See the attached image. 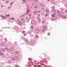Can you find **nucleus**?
Returning <instances> with one entry per match:
<instances>
[{
  "instance_id": "f257e3e1",
  "label": "nucleus",
  "mask_w": 67,
  "mask_h": 67,
  "mask_svg": "<svg viewBox=\"0 0 67 67\" xmlns=\"http://www.w3.org/2000/svg\"><path fill=\"white\" fill-rule=\"evenodd\" d=\"M58 14L59 16H62V15H63V13L62 12H60V11H59L58 12Z\"/></svg>"
},
{
  "instance_id": "f03ea898",
  "label": "nucleus",
  "mask_w": 67,
  "mask_h": 67,
  "mask_svg": "<svg viewBox=\"0 0 67 67\" xmlns=\"http://www.w3.org/2000/svg\"><path fill=\"white\" fill-rule=\"evenodd\" d=\"M55 19H56V17L55 16H54L51 19V20L53 21H54V20H55Z\"/></svg>"
},
{
  "instance_id": "7ed1b4c3",
  "label": "nucleus",
  "mask_w": 67,
  "mask_h": 67,
  "mask_svg": "<svg viewBox=\"0 0 67 67\" xmlns=\"http://www.w3.org/2000/svg\"><path fill=\"white\" fill-rule=\"evenodd\" d=\"M46 13H48V9L47 8H46Z\"/></svg>"
},
{
  "instance_id": "20e7f679",
  "label": "nucleus",
  "mask_w": 67,
  "mask_h": 67,
  "mask_svg": "<svg viewBox=\"0 0 67 67\" xmlns=\"http://www.w3.org/2000/svg\"><path fill=\"white\" fill-rule=\"evenodd\" d=\"M15 59H16V61H17V62H18V61L19 60V59L18 58H17L16 57H15Z\"/></svg>"
},
{
  "instance_id": "39448f33",
  "label": "nucleus",
  "mask_w": 67,
  "mask_h": 67,
  "mask_svg": "<svg viewBox=\"0 0 67 67\" xmlns=\"http://www.w3.org/2000/svg\"><path fill=\"white\" fill-rule=\"evenodd\" d=\"M32 24H33L35 23V21L34 20H32L31 22Z\"/></svg>"
},
{
  "instance_id": "423d86ee",
  "label": "nucleus",
  "mask_w": 67,
  "mask_h": 67,
  "mask_svg": "<svg viewBox=\"0 0 67 67\" xmlns=\"http://www.w3.org/2000/svg\"><path fill=\"white\" fill-rule=\"evenodd\" d=\"M42 23L43 24H44L45 23V20H43L42 21Z\"/></svg>"
},
{
  "instance_id": "0eeeda50",
  "label": "nucleus",
  "mask_w": 67,
  "mask_h": 67,
  "mask_svg": "<svg viewBox=\"0 0 67 67\" xmlns=\"http://www.w3.org/2000/svg\"><path fill=\"white\" fill-rule=\"evenodd\" d=\"M1 56H4V53H3L1 54Z\"/></svg>"
},
{
  "instance_id": "6e6552de",
  "label": "nucleus",
  "mask_w": 67,
  "mask_h": 67,
  "mask_svg": "<svg viewBox=\"0 0 67 67\" xmlns=\"http://www.w3.org/2000/svg\"><path fill=\"white\" fill-rule=\"evenodd\" d=\"M4 45V44L3 43H1L0 44V46H3Z\"/></svg>"
},
{
  "instance_id": "1a4fd4ad",
  "label": "nucleus",
  "mask_w": 67,
  "mask_h": 67,
  "mask_svg": "<svg viewBox=\"0 0 67 67\" xmlns=\"http://www.w3.org/2000/svg\"><path fill=\"white\" fill-rule=\"evenodd\" d=\"M66 18V16H63V19H65V18Z\"/></svg>"
},
{
  "instance_id": "9d476101",
  "label": "nucleus",
  "mask_w": 67,
  "mask_h": 67,
  "mask_svg": "<svg viewBox=\"0 0 67 67\" xmlns=\"http://www.w3.org/2000/svg\"><path fill=\"white\" fill-rule=\"evenodd\" d=\"M43 29H46V26L45 25L43 26Z\"/></svg>"
},
{
  "instance_id": "9b49d317",
  "label": "nucleus",
  "mask_w": 67,
  "mask_h": 67,
  "mask_svg": "<svg viewBox=\"0 0 67 67\" xmlns=\"http://www.w3.org/2000/svg\"><path fill=\"white\" fill-rule=\"evenodd\" d=\"M36 33H38L39 32V30H36Z\"/></svg>"
},
{
  "instance_id": "f8f14e48",
  "label": "nucleus",
  "mask_w": 67,
  "mask_h": 67,
  "mask_svg": "<svg viewBox=\"0 0 67 67\" xmlns=\"http://www.w3.org/2000/svg\"><path fill=\"white\" fill-rule=\"evenodd\" d=\"M44 10H45V9H44V8H42L41 9V11L42 12H43V11H44Z\"/></svg>"
},
{
  "instance_id": "ddd939ff",
  "label": "nucleus",
  "mask_w": 67,
  "mask_h": 67,
  "mask_svg": "<svg viewBox=\"0 0 67 67\" xmlns=\"http://www.w3.org/2000/svg\"><path fill=\"white\" fill-rule=\"evenodd\" d=\"M46 30V29H43L42 30V31L43 32H44V31H45Z\"/></svg>"
},
{
  "instance_id": "4468645a",
  "label": "nucleus",
  "mask_w": 67,
  "mask_h": 67,
  "mask_svg": "<svg viewBox=\"0 0 67 67\" xmlns=\"http://www.w3.org/2000/svg\"><path fill=\"white\" fill-rule=\"evenodd\" d=\"M26 43H27V44H29V41H28V40H26Z\"/></svg>"
},
{
  "instance_id": "2eb2a0df",
  "label": "nucleus",
  "mask_w": 67,
  "mask_h": 67,
  "mask_svg": "<svg viewBox=\"0 0 67 67\" xmlns=\"http://www.w3.org/2000/svg\"><path fill=\"white\" fill-rule=\"evenodd\" d=\"M15 67H19V65H15Z\"/></svg>"
},
{
  "instance_id": "dca6fc26",
  "label": "nucleus",
  "mask_w": 67,
  "mask_h": 67,
  "mask_svg": "<svg viewBox=\"0 0 67 67\" xmlns=\"http://www.w3.org/2000/svg\"><path fill=\"white\" fill-rule=\"evenodd\" d=\"M25 14H25V13L24 14V15H21V16H20L19 17V18H21V17H22V16H24V15H25Z\"/></svg>"
},
{
  "instance_id": "f3484780",
  "label": "nucleus",
  "mask_w": 67,
  "mask_h": 67,
  "mask_svg": "<svg viewBox=\"0 0 67 67\" xmlns=\"http://www.w3.org/2000/svg\"><path fill=\"white\" fill-rule=\"evenodd\" d=\"M31 29H33V26H31L30 27Z\"/></svg>"
},
{
  "instance_id": "a211bd4d",
  "label": "nucleus",
  "mask_w": 67,
  "mask_h": 67,
  "mask_svg": "<svg viewBox=\"0 0 67 67\" xmlns=\"http://www.w3.org/2000/svg\"><path fill=\"white\" fill-rule=\"evenodd\" d=\"M29 10H28L27 11V13L26 14H27V13H29Z\"/></svg>"
},
{
  "instance_id": "6ab92c4d",
  "label": "nucleus",
  "mask_w": 67,
  "mask_h": 67,
  "mask_svg": "<svg viewBox=\"0 0 67 67\" xmlns=\"http://www.w3.org/2000/svg\"><path fill=\"white\" fill-rule=\"evenodd\" d=\"M49 14H45V16H47Z\"/></svg>"
},
{
  "instance_id": "aec40b11",
  "label": "nucleus",
  "mask_w": 67,
  "mask_h": 67,
  "mask_svg": "<svg viewBox=\"0 0 67 67\" xmlns=\"http://www.w3.org/2000/svg\"><path fill=\"white\" fill-rule=\"evenodd\" d=\"M52 9H55V7L54 6H53L52 7Z\"/></svg>"
},
{
  "instance_id": "412c9836",
  "label": "nucleus",
  "mask_w": 67,
  "mask_h": 67,
  "mask_svg": "<svg viewBox=\"0 0 67 67\" xmlns=\"http://www.w3.org/2000/svg\"><path fill=\"white\" fill-rule=\"evenodd\" d=\"M16 54H19V52L18 51H17L16 52Z\"/></svg>"
},
{
  "instance_id": "4be33fe9",
  "label": "nucleus",
  "mask_w": 67,
  "mask_h": 67,
  "mask_svg": "<svg viewBox=\"0 0 67 67\" xmlns=\"http://www.w3.org/2000/svg\"><path fill=\"white\" fill-rule=\"evenodd\" d=\"M43 7H45V4H43L42 5Z\"/></svg>"
},
{
  "instance_id": "5701e85b",
  "label": "nucleus",
  "mask_w": 67,
  "mask_h": 67,
  "mask_svg": "<svg viewBox=\"0 0 67 67\" xmlns=\"http://www.w3.org/2000/svg\"><path fill=\"white\" fill-rule=\"evenodd\" d=\"M10 51H13V49L12 48H10Z\"/></svg>"
},
{
  "instance_id": "b1692460",
  "label": "nucleus",
  "mask_w": 67,
  "mask_h": 67,
  "mask_svg": "<svg viewBox=\"0 0 67 67\" xmlns=\"http://www.w3.org/2000/svg\"><path fill=\"white\" fill-rule=\"evenodd\" d=\"M53 12H56V10H52Z\"/></svg>"
},
{
  "instance_id": "393cba45",
  "label": "nucleus",
  "mask_w": 67,
  "mask_h": 67,
  "mask_svg": "<svg viewBox=\"0 0 67 67\" xmlns=\"http://www.w3.org/2000/svg\"><path fill=\"white\" fill-rule=\"evenodd\" d=\"M2 52H5V50H4V49H2Z\"/></svg>"
},
{
  "instance_id": "a878e982",
  "label": "nucleus",
  "mask_w": 67,
  "mask_h": 67,
  "mask_svg": "<svg viewBox=\"0 0 67 67\" xmlns=\"http://www.w3.org/2000/svg\"><path fill=\"white\" fill-rule=\"evenodd\" d=\"M25 33V31H23L22 32V34H24Z\"/></svg>"
},
{
  "instance_id": "bb28decb",
  "label": "nucleus",
  "mask_w": 67,
  "mask_h": 67,
  "mask_svg": "<svg viewBox=\"0 0 67 67\" xmlns=\"http://www.w3.org/2000/svg\"><path fill=\"white\" fill-rule=\"evenodd\" d=\"M10 19H11V20H14V18H10Z\"/></svg>"
},
{
  "instance_id": "cd10ccee",
  "label": "nucleus",
  "mask_w": 67,
  "mask_h": 67,
  "mask_svg": "<svg viewBox=\"0 0 67 67\" xmlns=\"http://www.w3.org/2000/svg\"><path fill=\"white\" fill-rule=\"evenodd\" d=\"M13 4V2H12L10 4L11 5H12V4Z\"/></svg>"
},
{
  "instance_id": "c85d7f7f",
  "label": "nucleus",
  "mask_w": 67,
  "mask_h": 67,
  "mask_svg": "<svg viewBox=\"0 0 67 67\" xmlns=\"http://www.w3.org/2000/svg\"><path fill=\"white\" fill-rule=\"evenodd\" d=\"M35 8H36V9H37V6H35Z\"/></svg>"
},
{
  "instance_id": "c756f323",
  "label": "nucleus",
  "mask_w": 67,
  "mask_h": 67,
  "mask_svg": "<svg viewBox=\"0 0 67 67\" xmlns=\"http://www.w3.org/2000/svg\"><path fill=\"white\" fill-rule=\"evenodd\" d=\"M5 49H6V50H8V49H8V48H5Z\"/></svg>"
},
{
  "instance_id": "7c9ffc66",
  "label": "nucleus",
  "mask_w": 67,
  "mask_h": 67,
  "mask_svg": "<svg viewBox=\"0 0 67 67\" xmlns=\"http://www.w3.org/2000/svg\"><path fill=\"white\" fill-rule=\"evenodd\" d=\"M38 20L39 22H41V19H38Z\"/></svg>"
},
{
  "instance_id": "2f4dec72",
  "label": "nucleus",
  "mask_w": 67,
  "mask_h": 67,
  "mask_svg": "<svg viewBox=\"0 0 67 67\" xmlns=\"http://www.w3.org/2000/svg\"><path fill=\"white\" fill-rule=\"evenodd\" d=\"M24 36H26V34L25 33L24 34Z\"/></svg>"
},
{
  "instance_id": "473e14b6",
  "label": "nucleus",
  "mask_w": 67,
  "mask_h": 67,
  "mask_svg": "<svg viewBox=\"0 0 67 67\" xmlns=\"http://www.w3.org/2000/svg\"><path fill=\"white\" fill-rule=\"evenodd\" d=\"M5 40L6 42H7V39L6 38H5Z\"/></svg>"
},
{
  "instance_id": "72a5a7b5",
  "label": "nucleus",
  "mask_w": 67,
  "mask_h": 67,
  "mask_svg": "<svg viewBox=\"0 0 67 67\" xmlns=\"http://www.w3.org/2000/svg\"><path fill=\"white\" fill-rule=\"evenodd\" d=\"M54 16H55V15H54V14H53L52 15V16L53 17Z\"/></svg>"
},
{
  "instance_id": "f704fd0d",
  "label": "nucleus",
  "mask_w": 67,
  "mask_h": 67,
  "mask_svg": "<svg viewBox=\"0 0 67 67\" xmlns=\"http://www.w3.org/2000/svg\"><path fill=\"white\" fill-rule=\"evenodd\" d=\"M9 8H10V7H9L7 8L8 10H9Z\"/></svg>"
},
{
  "instance_id": "c9c22d12",
  "label": "nucleus",
  "mask_w": 67,
  "mask_h": 67,
  "mask_svg": "<svg viewBox=\"0 0 67 67\" xmlns=\"http://www.w3.org/2000/svg\"><path fill=\"white\" fill-rule=\"evenodd\" d=\"M5 16L6 18H7V17H8V15H5Z\"/></svg>"
},
{
  "instance_id": "e433bc0d",
  "label": "nucleus",
  "mask_w": 67,
  "mask_h": 67,
  "mask_svg": "<svg viewBox=\"0 0 67 67\" xmlns=\"http://www.w3.org/2000/svg\"><path fill=\"white\" fill-rule=\"evenodd\" d=\"M40 65H44V64L43 63H40Z\"/></svg>"
},
{
  "instance_id": "4c0bfd02",
  "label": "nucleus",
  "mask_w": 67,
  "mask_h": 67,
  "mask_svg": "<svg viewBox=\"0 0 67 67\" xmlns=\"http://www.w3.org/2000/svg\"><path fill=\"white\" fill-rule=\"evenodd\" d=\"M9 2V1H7L6 2V3H8V2Z\"/></svg>"
},
{
  "instance_id": "58836bf2",
  "label": "nucleus",
  "mask_w": 67,
  "mask_h": 67,
  "mask_svg": "<svg viewBox=\"0 0 67 67\" xmlns=\"http://www.w3.org/2000/svg\"><path fill=\"white\" fill-rule=\"evenodd\" d=\"M38 37V35H36V37L37 38V37Z\"/></svg>"
},
{
  "instance_id": "ea45409f",
  "label": "nucleus",
  "mask_w": 67,
  "mask_h": 67,
  "mask_svg": "<svg viewBox=\"0 0 67 67\" xmlns=\"http://www.w3.org/2000/svg\"><path fill=\"white\" fill-rule=\"evenodd\" d=\"M37 67H42V66H40V65H38Z\"/></svg>"
},
{
  "instance_id": "a19ab883",
  "label": "nucleus",
  "mask_w": 67,
  "mask_h": 67,
  "mask_svg": "<svg viewBox=\"0 0 67 67\" xmlns=\"http://www.w3.org/2000/svg\"><path fill=\"white\" fill-rule=\"evenodd\" d=\"M29 17H30V16H31V14H30L29 15Z\"/></svg>"
},
{
  "instance_id": "79ce46f5",
  "label": "nucleus",
  "mask_w": 67,
  "mask_h": 67,
  "mask_svg": "<svg viewBox=\"0 0 67 67\" xmlns=\"http://www.w3.org/2000/svg\"><path fill=\"white\" fill-rule=\"evenodd\" d=\"M49 34H50V33H49V32H48V35H49Z\"/></svg>"
},
{
  "instance_id": "37998d69",
  "label": "nucleus",
  "mask_w": 67,
  "mask_h": 67,
  "mask_svg": "<svg viewBox=\"0 0 67 67\" xmlns=\"http://www.w3.org/2000/svg\"><path fill=\"white\" fill-rule=\"evenodd\" d=\"M34 14H36V12H34Z\"/></svg>"
},
{
  "instance_id": "c03bdc74",
  "label": "nucleus",
  "mask_w": 67,
  "mask_h": 67,
  "mask_svg": "<svg viewBox=\"0 0 67 67\" xmlns=\"http://www.w3.org/2000/svg\"><path fill=\"white\" fill-rule=\"evenodd\" d=\"M12 59H13L14 60V59L13 58H12Z\"/></svg>"
},
{
  "instance_id": "a18cd8bd",
  "label": "nucleus",
  "mask_w": 67,
  "mask_h": 67,
  "mask_svg": "<svg viewBox=\"0 0 67 67\" xmlns=\"http://www.w3.org/2000/svg\"><path fill=\"white\" fill-rule=\"evenodd\" d=\"M23 1L25 2H26V1H25V0H23Z\"/></svg>"
},
{
  "instance_id": "49530a36",
  "label": "nucleus",
  "mask_w": 67,
  "mask_h": 67,
  "mask_svg": "<svg viewBox=\"0 0 67 67\" xmlns=\"http://www.w3.org/2000/svg\"><path fill=\"white\" fill-rule=\"evenodd\" d=\"M34 66H36V67H37V66L36 65H34Z\"/></svg>"
},
{
  "instance_id": "de8ad7c7",
  "label": "nucleus",
  "mask_w": 67,
  "mask_h": 67,
  "mask_svg": "<svg viewBox=\"0 0 67 67\" xmlns=\"http://www.w3.org/2000/svg\"><path fill=\"white\" fill-rule=\"evenodd\" d=\"M65 6L66 7V8H67V4H65Z\"/></svg>"
},
{
  "instance_id": "09e8293b",
  "label": "nucleus",
  "mask_w": 67,
  "mask_h": 67,
  "mask_svg": "<svg viewBox=\"0 0 67 67\" xmlns=\"http://www.w3.org/2000/svg\"><path fill=\"white\" fill-rule=\"evenodd\" d=\"M40 12H41L40 11H38V13H40Z\"/></svg>"
},
{
  "instance_id": "8fccbe9b",
  "label": "nucleus",
  "mask_w": 67,
  "mask_h": 67,
  "mask_svg": "<svg viewBox=\"0 0 67 67\" xmlns=\"http://www.w3.org/2000/svg\"><path fill=\"white\" fill-rule=\"evenodd\" d=\"M29 34H31V32L30 31H29Z\"/></svg>"
},
{
  "instance_id": "3c124183",
  "label": "nucleus",
  "mask_w": 67,
  "mask_h": 67,
  "mask_svg": "<svg viewBox=\"0 0 67 67\" xmlns=\"http://www.w3.org/2000/svg\"><path fill=\"white\" fill-rule=\"evenodd\" d=\"M23 18H22V19H21V21H23Z\"/></svg>"
},
{
  "instance_id": "603ef678",
  "label": "nucleus",
  "mask_w": 67,
  "mask_h": 67,
  "mask_svg": "<svg viewBox=\"0 0 67 67\" xmlns=\"http://www.w3.org/2000/svg\"><path fill=\"white\" fill-rule=\"evenodd\" d=\"M40 5H42V3H40Z\"/></svg>"
},
{
  "instance_id": "864d4df0",
  "label": "nucleus",
  "mask_w": 67,
  "mask_h": 67,
  "mask_svg": "<svg viewBox=\"0 0 67 67\" xmlns=\"http://www.w3.org/2000/svg\"><path fill=\"white\" fill-rule=\"evenodd\" d=\"M7 15V16H8V17H9V14H8Z\"/></svg>"
},
{
  "instance_id": "5fc2aeb1",
  "label": "nucleus",
  "mask_w": 67,
  "mask_h": 67,
  "mask_svg": "<svg viewBox=\"0 0 67 67\" xmlns=\"http://www.w3.org/2000/svg\"><path fill=\"white\" fill-rule=\"evenodd\" d=\"M1 7H3V5H1Z\"/></svg>"
},
{
  "instance_id": "6e6d98bb",
  "label": "nucleus",
  "mask_w": 67,
  "mask_h": 67,
  "mask_svg": "<svg viewBox=\"0 0 67 67\" xmlns=\"http://www.w3.org/2000/svg\"><path fill=\"white\" fill-rule=\"evenodd\" d=\"M1 37H3V36H2V35H1Z\"/></svg>"
},
{
  "instance_id": "4d7b16f0",
  "label": "nucleus",
  "mask_w": 67,
  "mask_h": 67,
  "mask_svg": "<svg viewBox=\"0 0 67 67\" xmlns=\"http://www.w3.org/2000/svg\"><path fill=\"white\" fill-rule=\"evenodd\" d=\"M37 19H38H38H40L39 17H38Z\"/></svg>"
},
{
  "instance_id": "13d9d810",
  "label": "nucleus",
  "mask_w": 67,
  "mask_h": 67,
  "mask_svg": "<svg viewBox=\"0 0 67 67\" xmlns=\"http://www.w3.org/2000/svg\"><path fill=\"white\" fill-rule=\"evenodd\" d=\"M3 18H5V17L3 16Z\"/></svg>"
},
{
  "instance_id": "bf43d9fd",
  "label": "nucleus",
  "mask_w": 67,
  "mask_h": 67,
  "mask_svg": "<svg viewBox=\"0 0 67 67\" xmlns=\"http://www.w3.org/2000/svg\"><path fill=\"white\" fill-rule=\"evenodd\" d=\"M19 22H20V21H17V23H19Z\"/></svg>"
},
{
  "instance_id": "052dcab7",
  "label": "nucleus",
  "mask_w": 67,
  "mask_h": 67,
  "mask_svg": "<svg viewBox=\"0 0 67 67\" xmlns=\"http://www.w3.org/2000/svg\"><path fill=\"white\" fill-rule=\"evenodd\" d=\"M47 1H48V2H49V0H47Z\"/></svg>"
},
{
  "instance_id": "680f3d73",
  "label": "nucleus",
  "mask_w": 67,
  "mask_h": 67,
  "mask_svg": "<svg viewBox=\"0 0 67 67\" xmlns=\"http://www.w3.org/2000/svg\"><path fill=\"white\" fill-rule=\"evenodd\" d=\"M38 0H35V1H37Z\"/></svg>"
},
{
  "instance_id": "e2e57ef3",
  "label": "nucleus",
  "mask_w": 67,
  "mask_h": 67,
  "mask_svg": "<svg viewBox=\"0 0 67 67\" xmlns=\"http://www.w3.org/2000/svg\"><path fill=\"white\" fill-rule=\"evenodd\" d=\"M40 16V14H38V16Z\"/></svg>"
},
{
  "instance_id": "0e129e2a",
  "label": "nucleus",
  "mask_w": 67,
  "mask_h": 67,
  "mask_svg": "<svg viewBox=\"0 0 67 67\" xmlns=\"http://www.w3.org/2000/svg\"><path fill=\"white\" fill-rule=\"evenodd\" d=\"M22 3H23V4H24V3L23 2H22Z\"/></svg>"
},
{
  "instance_id": "69168bd1",
  "label": "nucleus",
  "mask_w": 67,
  "mask_h": 67,
  "mask_svg": "<svg viewBox=\"0 0 67 67\" xmlns=\"http://www.w3.org/2000/svg\"><path fill=\"white\" fill-rule=\"evenodd\" d=\"M16 43H15V45H16Z\"/></svg>"
},
{
  "instance_id": "338daca9",
  "label": "nucleus",
  "mask_w": 67,
  "mask_h": 67,
  "mask_svg": "<svg viewBox=\"0 0 67 67\" xmlns=\"http://www.w3.org/2000/svg\"><path fill=\"white\" fill-rule=\"evenodd\" d=\"M66 12L67 13V10H66Z\"/></svg>"
},
{
  "instance_id": "774afa93",
  "label": "nucleus",
  "mask_w": 67,
  "mask_h": 67,
  "mask_svg": "<svg viewBox=\"0 0 67 67\" xmlns=\"http://www.w3.org/2000/svg\"><path fill=\"white\" fill-rule=\"evenodd\" d=\"M49 67H52L51 66H50Z\"/></svg>"
}]
</instances>
